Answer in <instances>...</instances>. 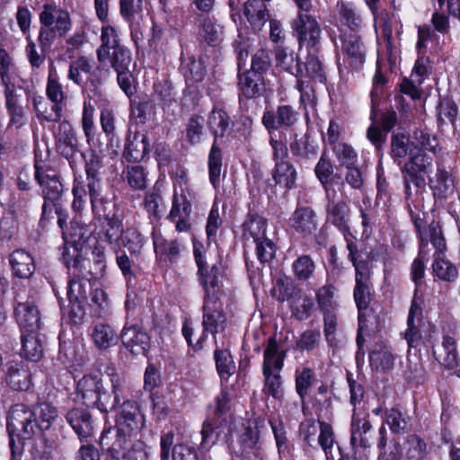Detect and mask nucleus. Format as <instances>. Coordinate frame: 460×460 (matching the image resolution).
Wrapping results in <instances>:
<instances>
[{
  "label": "nucleus",
  "instance_id": "obj_62",
  "mask_svg": "<svg viewBox=\"0 0 460 460\" xmlns=\"http://www.w3.org/2000/svg\"><path fill=\"white\" fill-rule=\"evenodd\" d=\"M320 429H319V436H318V444L322 447L323 451L325 454L327 460H334V456H332V450L334 445H338L335 438L334 431L331 424L325 421H319ZM339 446H337L338 447Z\"/></svg>",
  "mask_w": 460,
  "mask_h": 460
},
{
  "label": "nucleus",
  "instance_id": "obj_20",
  "mask_svg": "<svg viewBox=\"0 0 460 460\" xmlns=\"http://www.w3.org/2000/svg\"><path fill=\"white\" fill-rule=\"evenodd\" d=\"M120 340L127 350L133 355H146L150 348V336L138 325L125 326Z\"/></svg>",
  "mask_w": 460,
  "mask_h": 460
},
{
  "label": "nucleus",
  "instance_id": "obj_16",
  "mask_svg": "<svg viewBox=\"0 0 460 460\" xmlns=\"http://www.w3.org/2000/svg\"><path fill=\"white\" fill-rule=\"evenodd\" d=\"M202 312L203 333L197 341L195 349H201V343L202 341L207 338V332H211L213 335H216L219 329L224 330L226 322L220 297L203 298Z\"/></svg>",
  "mask_w": 460,
  "mask_h": 460
},
{
  "label": "nucleus",
  "instance_id": "obj_24",
  "mask_svg": "<svg viewBox=\"0 0 460 460\" xmlns=\"http://www.w3.org/2000/svg\"><path fill=\"white\" fill-rule=\"evenodd\" d=\"M95 226L96 237L99 241L110 245L118 244L124 230L122 219L118 214L95 222Z\"/></svg>",
  "mask_w": 460,
  "mask_h": 460
},
{
  "label": "nucleus",
  "instance_id": "obj_60",
  "mask_svg": "<svg viewBox=\"0 0 460 460\" xmlns=\"http://www.w3.org/2000/svg\"><path fill=\"white\" fill-rule=\"evenodd\" d=\"M300 290L292 279L281 277L276 279L273 288L271 289V296L279 302L292 300L296 293Z\"/></svg>",
  "mask_w": 460,
  "mask_h": 460
},
{
  "label": "nucleus",
  "instance_id": "obj_11",
  "mask_svg": "<svg viewBox=\"0 0 460 460\" xmlns=\"http://www.w3.org/2000/svg\"><path fill=\"white\" fill-rule=\"evenodd\" d=\"M291 28L300 49L321 48V25L309 12L299 9L297 16L291 22Z\"/></svg>",
  "mask_w": 460,
  "mask_h": 460
},
{
  "label": "nucleus",
  "instance_id": "obj_34",
  "mask_svg": "<svg viewBox=\"0 0 460 460\" xmlns=\"http://www.w3.org/2000/svg\"><path fill=\"white\" fill-rule=\"evenodd\" d=\"M9 262L15 277L31 278L36 269L34 259L24 249H16L9 256Z\"/></svg>",
  "mask_w": 460,
  "mask_h": 460
},
{
  "label": "nucleus",
  "instance_id": "obj_44",
  "mask_svg": "<svg viewBox=\"0 0 460 460\" xmlns=\"http://www.w3.org/2000/svg\"><path fill=\"white\" fill-rule=\"evenodd\" d=\"M119 241L128 249L131 256H138L146 243V237L138 227L131 226L124 228Z\"/></svg>",
  "mask_w": 460,
  "mask_h": 460
},
{
  "label": "nucleus",
  "instance_id": "obj_26",
  "mask_svg": "<svg viewBox=\"0 0 460 460\" xmlns=\"http://www.w3.org/2000/svg\"><path fill=\"white\" fill-rule=\"evenodd\" d=\"M149 152V139L146 135L136 131L126 139L122 158L128 163L141 162Z\"/></svg>",
  "mask_w": 460,
  "mask_h": 460
},
{
  "label": "nucleus",
  "instance_id": "obj_31",
  "mask_svg": "<svg viewBox=\"0 0 460 460\" xmlns=\"http://www.w3.org/2000/svg\"><path fill=\"white\" fill-rule=\"evenodd\" d=\"M179 70L183 75L186 84L202 82L207 75V67L201 58L195 56L184 57L181 53Z\"/></svg>",
  "mask_w": 460,
  "mask_h": 460
},
{
  "label": "nucleus",
  "instance_id": "obj_51",
  "mask_svg": "<svg viewBox=\"0 0 460 460\" xmlns=\"http://www.w3.org/2000/svg\"><path fill=\"white\" fill-rule=\"evenodd\" d=\"M92 339L99 349H107L116 343L117 334L113 328L106 323H99L93 327Z\"/></svg>",
  "mask_w": 460,
  "mask_h": 460
},
{
  "label": "nucleus",
  "instance_id": "obj_57",
  "mask_svg": "<svg viewBox=\"0 0 460 460\" xmlns=\"http://www.w3.org/2000/svg\"><path fill=\"white\" fill-rule=\"evenodd\" d=\"M340 20L346 25L348 32L358 33L362 27V18L357 13L356 8L351 3H341L339 9Z\"/></svg>",
  "mask_w": 460,
  "mask_h": 460
},
{
  "label": "nucleus",
  "instance_id": "obj_49",
  "mask_svg": "<svg viewBox=\"0 0 460 460\" xmlns=\"http://www.w3.org/2000/svg\"><path fill=\"white\" fill-rule=\"evenodd\" d=\"M369 363L376 371H385L393 367L394 357L390 348L377 345L369 354Z\"/></svg>",
  "mask_w": 460,
  "mask_h": 460
},
{
  "label": "nucleus",
  "instance_id": "obj_18",
  "mask_svg": "<svg viewBox=\"0 0 460 460\" xmlns=\"http://www.w3.org/2000/svg\"><path fill=\"white\" fill-rule=\"evenodd\" d=\"M174 433L168 431L160 437V459L169 460H199L197 450L186 444L174 445Z\"/></svg>",
  "mask_w": 460,
  "mask_h": 460
},
{
  "label": "nucleus",
  "instance_id": "obj_15",
  "mask_svg": "<svg viewBox=\"0 0 460 460\" xmlns=\"http://www.w3.org/2000/svg\"><path fill=\"white\" fill-rule=\"evenodd\" d=\"M326 193V222L336 226L341 232L349 230L350 208L348 197L339 194L332 187H325Z\"/></svg>",
  "mask_w": 460,
  "mask_h": 460
},
{
  "label": "nucleus",
  "instance_id": "obj_10",
  "mask_svg": "<svg viewBox=\"0 0 460 460\" xmlns=\"http://www.w3.org/2000/svg\"><path fill=\"white\" fill-rule=\"evenodd\" d=\"M270 144L272 148V159L274 168L272 169V179L277 185L287 190L295 188L297 172L293 164L288 160V149L281 140L270 137Z\"/></svg>",
  "mask_w": 460,
  "mask_h": 460
},
{
  "label": "nucleus",
  "instance_id": "obj_29",
  "mask_svg": "<svg viewBox=\"0 0 460 460\" xmlns=\"http://www.w3.org/2000/svg\"><path fill=\"white\" fill-rule=\"evenodd\" d=\"M371 429L372 425L368 415L360 417L354 411L350 424V445L353 448H367L371 446Z\"/></svg>",
  "mask_w": 460,
  "mask_h": 460
},
{
  "label": "nucleus",
  "instance_id": "obj_54",
  "mask_svg": "<svg viewBox=\"0 0 460 460\" xmlns=\"http://www.w3.org/2000/svg\"><path fill=\"white\" fill-rule=\"evenodd\" d=\"M37 424L39 426V432L48 430L54 421L58 417V409L48 402H43L32 408Z\"/></svg>",
  "mask_w": 460,
  "mask_h": 460
},
{
  "label": "nucleus",
  "instance_id": "obj_35",
  "mask_svg": "<svg viewBox=\"0 0 460 460\" xmlns=\"http://www.w3.org/2000/svg\"><path fill=\"white\" fill-rule=\"evenodd\" d=\"M66 419L80 438H87L92 435L93 420L88 411L80 408L71 409L67 411Z\"/></svg>",
  "mask_w": 460,
  "mask_h": 460
},
{
  "label": "nucleus",
  "instance_id": "obj_45",
  "mask_svg": "<svg viewBox=\"0 0 460 460\" xmlns=\"http://www.w3.org/2000/svg\"><path fill=\"white\" fill-rule=\"evenodd\" d=\"M92 234L90 226L75 217L70 222L69 227L63 231V237L64 240H68L71 243L82 245L87 242Z\"/></svg>",
  "mask_w": 460,
  "mask_h": 460
},
{
  "label": "nucleus",
  "instance_id": "obj_36",
  "mask_svg": "<svg viewBox=\"0 0 460 460\" xmlns=\"http://www.w3.org/2000/svg\"><path fill=\"white\" fill-rule=\"evenodd\" d=\"M243 14L254 31H260L270 16L262 0H247L243 4Z\"/></svg>",
  "mask_w": 460,
  "mask_h": 460
},
{
  "label": "nucleus",
  "instance_id": "obj_25",
  "mask_svg": "<svg viewBox=\"0 0 460 460\" xmlns=\"http://www.w3.org/2000/svg\"><path fill=\"white\" fill-rule=\"evenodd\" d=\"M397 123V117H371V124L367 129V138L379 149L385 143L387 134Z\"/></svg>",
  "mask_w": 460,
  "mask_h": 460
},
{
  "label": "nucleus",
  "instance_id": "obj_2",
  "mask_svg": "<svg viewBox=\"0 0 460 460\" xmlns=\"http://www.w3.org/2000/svg\"><path fill=\"white\" fill-rule=\"evenodd\" d=\"M306 52L305 61L298 56H290L291 63L285 70L296 78V89L300 93L299 110H302L304 115H316L314 84H326L327 74L321 48L306 49Z\"/></svg>",
  "mask_w": 460,
  "mask_h": 460
},
{
  "label": "nucleus",
  "instance_id": "obj_19",
  "mask_svg": "<svg viewBox=\"0 0 460 460\" xmlns=\"http://www.w3.org/2000/svg\"><path fill=\"white\" fill-rule=\"evenodd\" d=\"M4 381L13 391H28L32 385V375L23 361L11 360L5 365Z\"/></svg>",
  "mask_w": 460,
  "mask_h": 460
},
{
  "label": "nucleus",
  "instance_id": "obj_13",
  "mask_svg": "<svg viewBox=\"0 0 460 460\" xmlns=\"http://www.w3.org/2000/svg\"><path fill=\"white\" fill-rule=\"evenodd\" d=\"M339 39L343 62L349 72H360L367 59V48L358 33L341 31Z\"/></svg>",
  "mask_w": 460,
  "mask_h": 460
},
{
  "label": "nucleus",
  "instance_id": "obj_63",
  "mask_svg": "<svg viewBox=\"0 0 460 460\" xmlns=\"http://www.w3.org/2000/svg\"><path fill=\"white\" fill-rule=\"evenodd\" d=\"M271 67V58L268 50L264 49H258L252 55L251 60V68L246 70L252 75H260L264 79L265 75Z\"/></svg>",
  "mask_w": 460,
  "mask_h": 460
},
{
  "label": "nucleus",
  "instance_id": "obj_28",
  "mask_svg": "<svg viewBox=\"0 0 460 460\" xmlns=\"http://www.w3.org/2000/svg\"><path fill=\"white\" fill-rule=\"evenodd\" d=\"M287 352V349L280 347L276 336H270L263 351L262 371L281 372Z\"/></svg>",
  "mask_w": 460,
  "mask_h": 460
},
{
  "label": "nucleus",
  "instance_id": "obj_30",
  "mask_svg": "<svg viewBox=\"0 0 460 460\" xmlns=\"http://www.w3.org/2000/svg\"><path fill=\"white\" fill-rule=\"evenodd\" d=\"M356 286L354 288V299L358 311L368 307L371 301V284L369 268L358 266L355 277Z\"/></svg>",
  "mask_w": 460,
  "mask_h": 460
},
{
  "label": "nucleus",
  "instance_id": "obj_58",
  "mask_svg": "<svg viewBox=\"0 0 460 460\" xmlns=\"http://www.w3.org/2000/svg\"><path fill=\"white\" fill-rule=\"evenodd\" d=\"M315 262L310 255L301 254L292 263V272L301 282L309 280L315 271Z\"/></svg>",
  "mask_w": 460,
  "mask_h": 460
},
{
  "label": "nucleus",
  "instance_id": "obj_6",
  "mask_svg": "<svg viewBox=\"0 0 460 460\" xmlns=\"http://www.w3.org/2000/svg\"><path fill=\"white\" fill-rule=\"evenodd\" d=\"M433 169V158L422 150L410 149L408 160L401 169L404 191L407 198L411 196L412 184L417 191L425 190L427 178Z\"/></svg>",
  "mask_w": 460,
  "mask_h": 460
},
{
  "label": "nucleus",
  "instance_id": "obj_37",
  "mask_svg": "<svg viewBox=\"0 0 460 460\" xmlns=\"http://www.w3.org/2000/svg\"><path fill=\"white\" fill-rule=\"evenodd\" d=\"M32 192L12 191L7 201L8 213L16 221L27 218L32 199Z\"/></svg>",
  "mask_w": 460,
  "mask_h": 460
},
{
  "label": "nucleus",
  "instance_id": "obj_7",
  "mask_svg": "<svg viewBox=\"0 0 460 460\" xmlns=\"http://www.w3.org/2000/svg\"><path fill=\"white\" fill-rule=\"evenodd\" d=\"M34 178L41 188L45 199L42 205L41 218H47L51 214L49 202L54 203L59 199L63 192V184L60 181L58 171L50 162L35 159Z\"/></svg>",
  "mask_w": 460,
  "mask_h": 460
},
{
  "label": "nucleus",
  "instance_id": "obj_42",
  "mask_svg": "<svg viewBox=\"0 0 460 460\" xmlns=\"http://www.w3.org/2000/svg\"><path fill=\"white\" fill-rule=\"evenodd\" d=\"M92 278H84L83 275H77L71 272V279L67 285V298L69 302L85 303L88 297V291L91 288L90 280Z\"/></svg>",
  "mask_w": 460,
  "mask_h": 460
},
{
  "label": "nucleus",
  "instance_id": "obj_39",
  "mask_svg": "<svg viewBox=\"0 0 460 460\" xmlns=\"http://www.w3.org/2000/svg\"><path fill=\"white\" fill-rule=\"evenodd\" d=\"M53 63L49 69L46 93L49 101L53 103L52 110L56 115H60L63 107L66 103L67 96L65 94L61 84L58 82L56 72H52Z\"/></svg>",
  "mask_w": 460,
  "mask_h": 460
},
{
  "label": "nucleus",
  "instance_id": "obj_9",
  "mask_svg": "<svg viewBox=\"0 0 460 460\" xmlns=\"http://www.w3.org/2000/svg\"><path fill=\"white\" fill-rule=\"evenodd\" d=\"M178 107V102L173 97L170 89L161 91L154 97L146 93H137L130 97V115L136 111L137 115H175V109Z\"/></svg>",
  "mask_w": 460,
  "mask_h": 460
},
{
  "label": "nucleus",
  "instance_id": "obj_23",
  "mask_svg": "<svg viewBox=\"0 0 460 460\" xmlns=\"http://www.w3.org/2000/svg\"><path fill=\"white\" fill-rule=\"evenodd\" d=\"M87 192L90 198L93 222L108 218L111 215H117L114 211L116 204L103 193L102 186L92 184L90 189H87Z\"/></svg>",
  "mask_w": 460,
  "mask_h": 460
},
{
  "label": "nucleus",
  "instance_id": "obj_43",
  "mask_svg": "<svg viewBox=\"0 0 460 460\" xmlns=\"http://www.w3.org/2000/svg\"><path fill=\"white\" fill-rule=\"evenodd\" d=\"M239 105L243 112L250 115H256L259 112H262V115H275L268 108V97L265 93L239 95Z\"/></svg>",
  "mask_w": 460,
  "mask_h": 460
},
{
  "label": "nucleus",
  "instance_id": "obj_1",
  "mask_svg": "<svg viewBox=\"0 0 460 460\" xmlns=\"http://www.w3.org/2000/svg\"><path fill=\"white\" fill-rule=\"evenodd\" d=\"M142 391L137 390L119 406L114 428L102 431L100 445L115 460L125 459L133 447V440L145 425V416L140 411Z\"/></svg>",
  "mask_w": 460,
  "mask_h": 460
},
{
  "label": "nucleus",
  "instance_id": "obj_32",
  "mask_svg": "<svg viewBox=\"0 0 460 460\" xmlns=\"http://www.w3.org/2000/svg\"><path fill=\"white\" fill-rule=\"evenodd\" d=\"M21 355L32 362L40 361L44 354L45 335L37 331L34 333L22 332Z\"/></svg>",
  "mask_w": 460,
  "mask_h": 460
},
{
  "label": "nucleus",
  "instance_id": "obj_3",
  "mask_svg": "<svg viewBox=\"0 0 460 460\" xmlns=\"http://www.w3.org/2000/svg\"><path fill=\"white\" fill-rule=\"evenodd\" d=\"M40 28L38 43L41 52H50L57 37L65 38L71 31L72 20L67 10L54 4H45L39 14Z\"/></svg>",
  "mask_w": 460,
  "mask_h": 460
},
{
  "label": "nucleus",
  "instance_id": "obj_40",
  "mask_svg": "<svg viewBox=\"0 0 460 460\" xmlns=\"http://www.w3.org/2000/svg\"><path fill=\"white\" fill-rule=\"evenodd\" d=\"M79 245L71 243L68 240H65V245L62 252L63 262L71 272L80 275L84 273L86 264L89 261L83 258L79 252Z\"/></svg>",
  "mask_w": 460,
  "mask_h": 460
},
{
  "label": "nucleus",
  "instance_id": "obj_61",
  "mask_svg": "<svg viewBox=\"0 0 460 460\" xmlns=\"http://www.w3.org/2000/svg\"><path fill=\"white\" fill-rule=\"evenodd\" d=\"M122 174L133 190H145L147 186V172L142 165H128Z\"/></svg>",
  "mask_w": 460,
  "mask_h": 460
},
{
  "label": "nucleus",
  "instance_id": "obj_38",
  "mask_svg": "<svg viewBox=\"0 0 460 460\" xmlns=\"http://www.w3.org/2000/svg\"><path fill=\"white\" fill-rule=\"evenodd\" d=\"M120 382L117 377L111 378V393H109L103 387L97 395L96 402L90 403V407H95L100 411L108 413L109 411L115 409V407L119 404L120 398Z\"/></svg>",
  "mask_w": 460,
  "mask_h": 460
},
{
  "label": "nucleus",
  "instance_id": "obj_59",
  "mask_svg": "<svg viewBox=\"0 0 460 460\" xmlns=\"http://www.w3.org/2000/svg\"><path fill=\"white\" fill-rule=\"evenodd\" d=\"M202 94L196 84H186L183 90L181 104V111L191 115H199L201 111L199 109Z\"/></svg>",
  "mask_w": 460,
  "mask_h": 460
},
{
  "label": "nucleus",
  "instance_id": "obj_8",
  "mask_svg": "<svg viewBox=\"0 0 460 460\" xmlns=\"http://www.w3.org/2000/svg\"><path fill=\"white\" fill-rule=\"evenodd\" d=\"M232 46L237 59L239 95L265 93V79L261 78L260 75H252L245 70L243 71L249 58L250 39L238 34Z\"/></svg>",
  "mask_w": 460,
  "mask_h": 460
},
{
  "label": "nucleus",
  "instance_id": "obj_52",
  "mask_svg": "<svg viewBox=\"0 0 460 460\" xmlns=\"http://www.w3.org/2000/svg\"><path fill=\"white\" fill-rule=\"evenodd\" d=\"M217 371L221 379L227 380L235 372V364L228 349L217 346L214 350Z\"/></svg>",
  "mask_w": 460,
  "mask_h": 460
},
{
  "label": "nucleus",
  "instance_id": "obj_12",
  "mask_svg": "<svg viewBox=\"0 0 460 460\" xmlns=\"http://www.w3.org/2000/svg\"><path fill=\"white\" fill-rule=\"evenodd\" d=\"M208 126L215 138L223 137L231 130L229 117H209ZM215 139L208 155L209 181L215 189L219 186L222 169V152Z\"/></svg>",
  "mask_w": 460,
  "mask_h": 460
},
{
  "label": "nucleus",
  "instance_id": "obj_64",
  "mask_svg": "<svg viewBox=\"0 0 460 460\" xmlns=\"http://www.w3.org/2000/svg\"><path fill=\"white\" fill-rule=\"evenodd\" d=\"M432 73L431 60L427 53L417 52V59L415 60L411 77L414 78L419 85H421L423 82L429 78Z\"/></svg>",
  "mask_w": 460,
  "mask_h": 460
},
{
  "label": "nucleus",
  "instance_id": "obj_53",
  "mask_svg": "<svg viewBox=\"0 0 460 460\" xmlns=\"http://www.w3.org/2000/svg\"><path fill=\"white\" fill-rule=\"evenodd\" d=\"M432 270L435 276L445 282L454 283L458 278L457 267L439 255L434 257Z\"/></svg>",
  "mask_w": 460,
  "mask_h": 460
},
{
  "label": "nucleus",
  "instance_id": "obj_48",
  "mask_svg": "<svg viewBox=\"0 0 460 460\" xmlns=\"http://www.w3.org/2000/svg\"><path fill=\"white\" fill-rule=\"evenodd\" d=\"M420 315V306L415 300H412L407 319V329L404 332V339L410 348H416L420 342L421 334L418 326L415 324V317H419Z\"/></svg>",
  "mask_w": 460,
  "mask_h": 460
},
{
  "label": "nucleus",
  "instance_id": "obj_5",
  "mask_svg": "<svg viewBox=\"0 0 460 460\" xmlns=\"http://www.w3.org/2000/svg\"><path fill=\"white\" fill-rule=\"evenodd\" d=\"M202 245L193 243V255L197 264V277L199 284L204 291L203 298H217L222 294V279L225 270L221 261H212L205 252L201 251Z\"/></svg>",
  "mask_w": 460,
  "mask_h": 460
},
{
  "label": "nucleus",
  "instance_id": "obj_22",
  "mask_svg": "<svg viewBox=\"0 0 460 460\" xmlns=\"http://www.w3.org/2000/svg\"><path fill=\"white\" fill-rule=\"evenodd\" d=\"M427 184L436 200L445 201L455 192V179L452 173L443 165L438 164L434 176L428 178Z\"/></svg>",
  "mask_w": 460,
  "mask_h": 460
},
{
  "label": "nucleus",
  "instance_id": "obj_27",
  "mask_svg": "<svg viewBox=\"0 0 460 460\" xmlns=\"http://www.w3.org/2000/svg\"><path fill=\"white\" fill-rule=\"evenodd\" d=\"M178 183L181 185L180 192L175 189L172 196V208L168 215V219L175 220L177 217H190L191 214V201L190 192L189 190L183 189L182 184H187L186 173L181 172Z\"/></svg>",
  "mask_w": 460,
  "mask_h": 460
},
{
  "label": "nucleus",
  "instance_id": "obj_47",
  "mask_svg": "<svg viewBox=\"0 0 460 460\" xmlns=\"http://www.w3.org/2000/svg\"><path fill=\"white\" fill-rule=\"evenodd\" d=\"M201 35L208 46L215 47L221 40L223 28L217 23L215 17L199 15L198 18Z\"/></svg>",
  "mask_w": 460,
  "mask_h": 460
},
{
  "label": "nucleus",
  "instance_id": "obj_33",
  "mask_svg": "<svg viewBox=\"0 0 460 460\" xmlns=\"http://www.w3.org/2000/svg\"><path fill=\"white\" fill-rule=\"evenodd\" d=\"M102 388L101 375H84L77 383L76 394L81 397L82 402L90 407V403L96 402L95 399Z\"/></svg>",
  "mask_w": 460,
  "mask_h": 460
},
{
  "label": "nucleus",
  "instance_id": "obj_56",
  "mask_svg": "<svg viewBox=\"0 0 460 460\" xmlns=\"http://www.w3.org/2000/svg\"><path fill=\"white\" fill-rule=\"evenodd\" d=\"M411 144V149H414V151H429L434 154L438 147V138L434 135H431L427 129L423 128H417L413 131Z\"/></svg>",
  "mask_w": 460,
  "mask_h": 460
},
{
  "label": "nucleus",
  "instance_id": "obj_41",
  "mask_svg": "<svg viewBox=\"0 0 460 460\" xmlns=\"http://www.w3.org/2000/svg\"><path fill=\"white\" fill-rule=\"evenodd\" d=\"M122 45L116 29L110 25H103L101 33V45L96 50L97 59L104 63L110 58V51Z\"/></svg>",
  "mask_w": 460,
  "mask_h": 460
},
{
  "label": "nucleus",
  "instance_id": "obj_14",
  "mask_svg": "<svg viewBox=\"0 0 460 460\" xmlns=\"http://www.w3.org/2000/svg\"><path fill=\"white\" fill-rule=\"evenodd\" d=\"M388 71L389 67L386 68L383 58L378 54L376 71L372 79V89L370 91V115H396V112L392 108L389 111H385L388 107L385 92V85L389 82Z\"/></svg>",
  "mask_w": 460,
  "mask_h": 460
},
{
  "label": "nucleus",
  "instance_id": "obj_55",
  "mask_svg": "<svg viewBox=\"0 0 460 460\" xmlns=\"http://www.w3.org/2000/svg\"><path fill=\"white\" fill-rule=\"evenodd\" d=\"M103 169L102 157L94 152H91L85 159L87 189H90L92 184L102 186L101 180Z\"/></svg>",
  "mask_w": 460,
  "mask_h": 460
},
{
  "label": "nucleus",
  "instance_id": "obj_46",
  "mask_svg": "<svg viewBox=\"0 0 460 460\" xmlns=\"http://www.w3.org/2000/svg\"><path fill=\"white\" fill-rule=\"evenodd\" d=\"M243 237L253 242L266 238L267 220L258 214H249L243 224Z\"/></svg>",
  "mask_w": 460,
  "mask_h": 460
},
{
  "label": "nucleus",
  "instance_id": "obj_4",
  "mask_svg": "<svg viewBox=\"0 0 460 460\" xmlns=\"http://www.w3.org/2000/svg\"><path fill=\"white\" fill-rule=\"evenodd\" d=\"M7 430L13 454L15 451H22L25 440L31 439L40 434L32 409L23 403L13 405L7 417Z\"/></svg>",
  "mask_w": 460,
  "mask_h": 460
},
{
  "label": "nucleus",
  "instance_id": "obj_50",
  "mask_svg": "<svg viewBox=\"0 0 460 460\" xmlns=\"http://www.w3.org/2000/svg\"><path fill=\"white\" fill-rule=\"evenodd\" d=\"M313 298L303 292L301 289L296 293L290 302V309L292 314L298 321H305L308 319L314 309Z\"/></svg>",
  "mask_w": 460,
  "mask_h": 460
},
{
  "label": "nucleus",
  "instance_id": "obj_17",
  "mask_svg": "<svg viewBox=\"0 0 460 460\" xmlns=\"http://www.w3.org/2000/svg\"><path fill=\"white\" fill-rule=\"evenodd\" d=\"M14 317L22 333H34L41 330V313L33 301L18 302L14 306Z\"/></svg>",
  "mask_w": 460,
  "mask_h": 460
},
{
  "label": "nucleus",
  "instance_id": "obj_21",
  "mask_svg": "<svg viewBox=\"0 0 460 460\" xmlns=\"http://www.w3.org/2000/svg\"><path fill=\"white\" fill-rule=\"evenodd\" d=\"M288 226L303 237L310 236L317 230V216L309 207H297L288 218Z\"/></svg>",
  "mask_w": 460,
  "mask_h": 460
}]
</instances>
